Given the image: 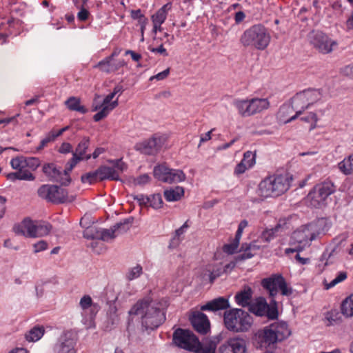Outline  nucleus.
I'll return each instance as SVG.
<instances>
[{"mask_svg":"<svg viewBox=\"0 0 353 353\" xmlns=\"http://www.w3.org/2000/svg\"><path fill=\"white\" fill-rule=\"evenodd\" d=\"M223 273L224 270H223L221 263H210L204 267L202 276L203 279L208 278L210 283H213L216 278Z\"/></svg>","mask_w":353,"mask_h":353,"instance_id":"obj_26","label":"nucleus"},{"mask_svg":"<svg viewBox=\"0 0 353 353\" xmlns=\"http://www.w3.org/2000/svg\"><path fill=\"white\" fill-rule=\"evenodd\" d=\"M262 287L268 291L270 296L274 299L280 292L285 296H290L293 293L292 288L286 282L281 274H273L261 280Z\"/></svg>","mask_w":353,"mask_h":353,"instance_id":"obj_6","label":"nucleus"},{"mask_svg":"<svg viewBox=\"0 0 353 353\" xmlns=\"http://www.w3.org/2000/svg\"><path fill=\"white\" fill-rule=\"evenodd\" d=\"M133 219H127L123 222L118 223L110 229L101 230L100 239L104 241H108L114 239L118 234L123 233L130 229V226Z\"/></svg>","mask_w":353,"mask_h":353,"instance_id":"obj_21","label":"nucleus"},{"mask_svg":"<svg viewBox=\"0 0 353 353\" xmlns=\"http://www.w3.org/2000/svg\"><path fill=\"white\" fill-rule=\"evenodd\" d=\"M165 142V139L164 137L154 136L148 140L137 144L136 148L144 154L154 155L161 150Z\"/></svg>","mask_w":353,"mask_h":353,"instance_id":"obj_20","label":"nucleus"},{"mask_svg":"<svg viewBox=\"0 0 353 353\" xmlns=\"http://www.w3.org/2000/svg\"><path fill=\"white\" fill-rule=\"evenodd\" d=\"M268 303L266 300L263 297H258L252 301V303L249 307V311L253 314L263 316L265 315L267 312Z\"/></svg>","mask_w":353,"mask_h":353,"instance_id":"obj_28","label":"nucleus"},{"mask_svg":"<svg viewBox=\"0 0 353 353\" xmlns=\"http://www.w3.org/2000/svg\"><path fill=\"white\" fill-rule=\"evenodd\" d=\"M90 140L88 138H83L82 141L78 144L75 152L73 153L76 156L81 157V159L88 160L91 158L90 154L85 155L86 150L89 146Z\"/></svg>","mask_w":353,"mask_h":353,"instance_id":"obj_35","label":"nucleus"},{"mask_svg":"<svg viewBox=\"0 0 353 353\" xmlns=\"http://www.w3.org/2000/svg\"><path fill=\"white\" fill-rule=\"evenodd\" d=\"M216 347L214 345L210 344L205 347L198 348L196 353H215Z\"/></svg>","mask_w":353,"mask_h":353,"instance_id":"obj_59","label":"nucleus"},{"mask_svg":"<svg viewBox=\"0 0 353 353\" xmlns=\"http://www.w3.org/2000/svg\"><path fill=\"white\" fill-rule=\"evenodd\" d=\"M230 307L228 299L223 297H219L209 301L201 307L202 310L217 311L225 310Z\"/></svg>","mask_w":353,"mask_h":353,"instance_id":"obj_29","label":"nucleus"},{"mask_svg":"<svg viewBox=\"0 0 353 353\" xmlns=\"http://www.w3.org/2000/svg\"><path fill=\"white\" fill-rule=\"evenodd\" d=\"M37 194L41 199L54 204L72 202L75 199L74 196H69L65 189L54 185H42L37 190Z\"/></svg>","mask_w":353,"mask_h":353,"instance_id":"obj_7","label":"nucleus"},{"mask_svg":"<svg viewBox=\"0 0 353 353\" xmlns=\"http://www.w3.org/2000/svg\"><path fill=\"white\" fill-rule=\"evenodd\" d=\"M242 248L245 249V252L243 253L242 254L239 255L236 258V260H245L247 259H250L254 256V254H252L250 252L251 250H248V247H246L245 245H243Z\"/></svg>","mask_w":353,"mask_h":353,"instance_id":"obj_62","label":"nucleus"},{"mask_svg":"<svg viewBox=\"0 0 353 353\" xmlns=\"http://www.w3.org/2000/svg\"><path fill=\"white\" fill-rule=\"evenodd\" d=\"M79 305L83 310H86L92 306V300L89 295H84L79 301Z\"/></svg>","mask_w":353,"mask_h":353,"instance_id":"obj_50","label":"nucleus"},{"mask_svg":"<svg viewBox=\"0 0 353 353\" xmlns=\"http://www.w3.org/2000/svg\"><path fill=\"white\" fill-rule=\"evenodd\" d=\"M163 200L160 194H154L150 196L149 206L154 209H159L162 207Z\"/></svg>","mask_w":353,"mask_h":353,"instance_id":"obj_43","label":"nucleus"},{"mask_svg":"<svg viewBox=\"0 0 353 353\" xmlns=\"http://www.w3.org/2000/svg\"><path fill=\"white\" fill-rule=\"evenodd\" d=\"M238 246L239 244L233 241L232 243L225 245L223 248V250L225 253L232 254L236 252Z\"/></svg>","mask_w":353,"mask_h":353,"instance_id":"obj_58","label":"nucleus"},{"mask_svg":"<svg viewBox=\"0 0 353 353\" xmlns=\"http://www.w3.org/2000/svg\"><path fill=\"white\" fill-rule=\"evenodd\" d=\"M301 120L307 122H312L310 130H312L316 128L318 121L317 115L314 112H310L306 117H302Z\"/></svg>","mask_w":353,"mask_h":353,"instance_id":"obj_51","label":"nucleus"},{"mask_svg":"<svg viewBox=\"0 0 353 353\" xmlns=\"http://www.w3.org/2000/svg\"><path fill=\"white\" fill-rule=\"evenodd\" d=\"M271 36L266 28L261 24L254 25L245 30L239 41L245 48L264 50L269 46Z\"/></svg>","mask_w":353,"mask_h":353,"instance_id":"obj_3","label":"nucleus"},{"mask_svg":"<svg viewBox=\"0 0 353 353\" xmlns=\"http://www.w3.org/2000/svg\"><path fill=\"white\" fill-rule=\"evenodd\" d=\"M339 314L337 312H327L325 315V321H327V325H334L339 322Z\"/></svg>","mask_w":353,"mask_h":353,"instance_id":"obj_44","label":"nucleus"},{"mask_svg":"<svg viewBox=\"0 0 353 353\" xmlns=\"http://www.w3.org/2000/svg\"><path fill=\"white\" fill-rule=\"evenodd\" d=\"M25 157L23 156H18L12 158L10 161V165L12 169L17 170L18 172H24L26 168Z\"/></svg>","mask_w":353,"mask_h":353,"instance_id":"obj_40","label":"nucleus"},{"mask_svg":"<svg viewBox=\"0 0 353 353\" xmlns=\"http://www.w3.org/2000/svg\"><path fill=\"white\" fill-rule=\"evenodd\" d=\"M339 170L344 175L348 176L353 174V153L345 157L337 164Z\"/></svg>","mask_w":353,"mask_h":353,"instance_id":"obj_32","label":"nucleus"},{"mask_svg":"<svg viewBox=\"0 0 353 353\" xmlns=\"http://www.w3.org/2000/svg\"><path fill=\"white\" fill-rule=\"evenodd\" d=\"M278 234L274 228L266 229L261 233L260 238L262 241L268 243L274 239Z\"/></svg>","mask_w":353,"mask_h":353,"instance_id":"obj_42","label":"nucleus"},{"mask_svg":"<svg viewBox=\"0 0 353 353\" xmlns=\"http://www.w3.org/2000/svg\"><path fill=\"white\" fill-rule=\"evenodd\" d=\"M44 332L43 327L35 326L26 334V338L28 341H37L43 336Z\"/></svg>","mask_w":353,"mask_h":353,"instance_id":"obj_37","label":"nucleus"},{"mask_svg":"<svg viewBox=\"0 0 353 353\" xmlns=\"http://www.w3.org/2000/svg\"><path fill=\"white\" fill-rule=\"evenodd\" d=\"M291 180L287 174L266 177L259 184L257 194L263 199L279 196L290 188Z\"/></svg>","mask_w":353,"mask_h":353,"instance_id":"obj_2","label":"nucleus"},{"mask_svg":"<svg viewBox=\"0 0 353 353\" xmlns=\"http://www.w3.org/2000/svg\"><path fill=\"white\" fill-rule=\"evenodd\" d=\"M185 190L183 187L175 186L164 190L163 195L168 202L178 201L184 196Z\"/></svg>","mask_w":353,"mask_h":353,"instance_id":"obj_30","label":"nucleus"},{"mask_svg":"<svg viewBox=\"0 0 353 353\" xmlns=\"http://www.w3.org/2000/svg\"><path fill=\"white\" fill-rule=\"evenodd\" d=\"M335 192V186L331 181H325L317 184L307 195L311 205L321 208L325 205L327 197Z\"/></svg>","mask_w":353,"mask_h":353,"instance_id":"obj_10","label":"nucleus"},{"mask_svg":"<svg viewBox=\"0 0 353 353\" xmlns=\"http://www.w3.org/2000/svg\"><path fill=\"white\" fill-rule=\"evenodd\" d=\"M8 179L14 181L16 180L34 181L35 176L28 170L24 172H10L6 175Z\"/></svg>","mask_w":353,"mask_h":353,"instance_id":"obj_34","label":"nucleus"},{"mask_svg":"<svg viewBox=\"0 0 353 353\" xmlns=\"http://www.w3.org/2000/svg\"><path fill=\"white\" fill-rule=\"evenodd\" d=\"M345 28L347 30H353V11L351 12L350 15L347 17L346 20Z\"/></svg>","mask_w":353,"mask_h":353,"instance_id":"obj_64","label":"nucleus"},{"mask_svg":"<svg viewBox=\"0 0 353 353\" xmlns=\"http://www.w3.org/2000/svg\"><path fill=\"white\" fill-rule=\"evenodd\" d=\"M241 161L245 163L247 167L251 168L255 163V154L250 151H247L244 153L243 159Z\"/></svg>","mask_w":353,"mask_h":353,"instance_id":"obj_48","label":"nucleus"},{"mask_svg":"<svg viewBox=\"0 0 353 353\" xmlns=\"http://www.w3.org/2000/svg\"><path fill=\"white\" fill-rule=\"evenodd\" d=\"M341 312L346 317L353 316V294L343 301Z\"/></svg>","mask_w":353,"mask_h":353,"instance_id":"obj_38","label":"nucleus"},{"mask_svg":"<svg viewBox=\"0 0 353 353\" xmlns=\"http://www.w3.org/2000/svg\"><path fill=\"white\" fill-rule=\"evenodd\" d=\"M134 200L137 201L141 207L149 206L150 196H145L142 194L133 196Z\"/></svg>","mask_w":353,"mask_h":353,"instance_id":"obj_52","label":"nucleus"},{"mask_svg":"<svg viewBox=\"0 0 353 353\" xmlns=\"http://www.w3.org/2000/svg\"><path fill=\"white\" fill-rule=\"evenodd\" d=\"M154 176L158 180L167 183H179L185 180V173L177 169H171L165 165H159L154 167Z\"/></svg>","mask_w":353,"mask_h":353,"instance_id":"obj_14","label":"nucleus"},{"mask_svg":"<svg viewBox=\"0 0 353 353\" xmlns=\"http://www.w3.org/2000/svg\"><path fill=\"white\" fill-rule=\"evenodd\" d=\"M310 43L321 54H327L333 52L338 42L320 31H312L309 34Z\"/></svg>","mask_w":353,"mask_h":353,"instance_id":"obj_11","label":"nucleus"},{"mask_svg":"<svg viewBox=\"0 0 353 353\" xmlns=\"http://www.w3.org/2000/svg\"><path fill=\"white\" fill-rule=\"evenodd\" d=\"M43 172L50 181L59 182L63 185H67L70 182L67 170L58 168L54 163L45 164Z\"/></svg>","mask_w":353,"mask_h":353,"instance_id":"obj_19","label":"nucleus"},{"mask_svg":"<svg viewBox=\"0 0 353 353\" xmlns=\"http://www.w3.org/2000/svg\"><path fill=\"white\" fill-rule=\"evenodd\" d=\"M65 105L68 108L72 111H77L82 114H85L87 112V109L81 105V101L79 98L77 97H70L66 101Z\"/></svg>","mask_w":353,"mask_h":353,"instance_id":"obj_36","label":"nucleus"},{"mask_svg":"<svg viewBox=\"0 0 353 353\" xmlns=\"http://www.w3.org/2000/svg\"><path fill=\"white\" fill-rule=\"evenodd\" d=\"M172 4L168 3L161 7L152 16V21L153 23L158 26L162 25L166 19L168 11L171 9Z\"/></svg>","mask_w":353,"mask_h":353,"instance_id":"obj_33","label":"nucleus"},{"mask_svg":"<svg viewBox=\"0 0 353 353\" xmlns=\"http://www.w3.org/2000/svg\"><path fill=\"white\" fill-rule=\"evenodd\" d=\"M55 138H54V135L52 134V133L51 132V131L46 135V137L42 139L40 142V145L38 146L37 148V150H42L45 146H46V145L50 143V142H52L53 141H54Z\"/></svg>","mask_w":353,"mask_h":353,"instance_id":"obj_54","label":"nucleus"},{"mask_svg":"<svg viewBox=\"0 0 353 353\" xmlns=\"http://www.w3.org/2000/svg\"><path fill=\"white\" fill-rule=\"evenodd\" d=\"M323 98L322 91L319 89L309 88L297 92L291 99L294 110H306Z\"/></svg>","mask_w":353,"mask_h":353,"instance_id":"obj_8","label":"nucleus"},{"mask_svg":"<svg viewBox=\"0 0 353 353\" xmlns=\"http://www.w3.org/2000/svg\"><path fill=\"white\" fill-rule=\"evenodd\" d=\"M97 179L99 180V175L97 174V170L95 172H89L81 176V181L83 183L91 184Z\"/></svg>","mask_w":353,"mask_h":353,"instance_id":"obj_45","label":"nucleus"},{"mask_svg":"<svg viewBox=\"0 0 353 353\" xmlns=\"http://www.w3.org/2000/svg\"><path fill=\"white\" fill-rule=\"evenodd\" d=\"M261 346H268L279 341L271 325L259 331L256 335Z\"/></svg>","mask_w":353,"mask_h":353,"instance_id":"obj_25","label":"nucleus"},{"mask_svg":"<svg viewBox=\"0 0 353 353\" xmlns=\"http://www.w3.org/2000/svg\"><path fill=\"white\" fill-rule=\"evenodd\" d=\"M221 353H245V341L239 338L230 339L219 348Z\"/></svg>","mask_w":353,"mask_h":353,"instance_id":"obj_22","label":"nucleus"},{"mask_svg":"<svg viewBox=\"0 0 353 353\" xmlns=\"http://www.w3.org/2000/svg\"><path fill=\"white\" fill-rule=\"evenodd\" d=\"M274 306L270 307L269 305L268 304L267 312H265V316H267L270 319H276L278 316V311H277V308L276 306V303L274 301Z\"/></svg>","mask_w":353,"mask_h":353,"instance_id":"obj_53","label":"nucleus"},{"mask_svg":"<svg viewBox=\"0 0 353 353\" xmlns=\"http://www.w3.org/2000/svg\"><path fill=\"white\" fill-rule=\"evenodd\" d=\"M112 166H103L97 170L99 175V180L105 179L117 181L119 175L126 169V165L121 159L112 161Z\"/></svg>","mask_w":353,"mask_h":353,"instance_id":"obj_18","label":"nucleus"},{"mask_svg":"<svg viewBox=\"0 0 353 353\" xmlns=\"http://www.w3.org/2000/svg\"><path fill=\"white\" fill-rule=\"evenodd\" d=\"M341 73L350 79H353V63L345 65L341 69Z\"/></svg>","mask_w":353,"mask_h":353,"instance_id":"obj_56","label":"nucleus"},{"mask_svg":"<svg viewBox=\"0 0 353 353\" xmlns=\"http://www.w3.org/2000/svg\"><path fill=\"white\" fill-rule=\"evenodd\" d=\"M271 326L280 341L290 335V330L285 322H276L271 324Z\"/></svg>","mask_w":353,"mask_h":353,"instance_id":"obj_31","label":"nucleus"},{"mask_svg":"<svg viewBox=\"0 0 353 353\" xmlns=\"http://www.w3.org/2000/svg\"><path fill=\"white\" fill-rule=\"evenodd\" d=\"M314 239V234L310 229L309 225L302 226L294 231L291 237V243L297 244L294 248H287L285 250L286 254L302 251L309 243Z\"/></svg>","mask_w":353,"mask_h":353,"instance_id":"obj_12","label":"nucleus"},{"mask_svg":"<svg viewBox=\"0 0 353 353\" xmlns=\"http://www.w3.org/2000/svg\"><path fill=\"white\" fill-rule=\"evenodd\" d=\"M83 160L81 157H79L73 154V157L71 160L67 163L66 168L64 170H66L68 174H69V172L71 171L73 168L77 164V163L80 161Z\"/></svg>","mask_w":353,"mask_h":353,"instance_id":"obj_55","label":"nucleus"},{"mask_svg":"<svg viewBox=\"0 0 353 353\" xmlns=\"http://www.w3.org/2000/svg\"><path fill=\"white\" fill-rule=\"evenodd\" d=\"M190 321L194 330L200 334H207L210 328V321L207 316L200 312L193 314Z\"/></svg>","mask_w":353,"mask_h":353,"instance_id":"obj_23","label":"nucleus"},{"mask_svg":"<svg viewBox=\"0 0 353 353\" xmlns=\"http://www.w3.org/2000/svg\"><path fill=\"white\" fill-rule=\"evenodd\" d=\"M116 94L112 92L108 94L103 100L101 103H98L97 100L100 98L99 95H96L94 99L93 111L100 110L93 117L95 121H99L105 118L109 113L117 107L119 104L118 99L112 101Z\"/></svg>","mask_w":353,"mask_h":353,"instance_id":"obj_16","label":"nucleus"},{"mask_svg":"<svg viewBox=\"0 0 353 353\" xmlns=\"http://www.w3.org/2000/svg\"><path fill=\"white\" fill-rule=\"evenodd\" d=\"M234 105L241 115L248 117L267 110L270 102L267 99L253 98L250 100H235Z\"/></svg>","mask_w":353,"mask_h":353,"instance_id":"obj_9","label":"nucleus"},{"mask_svg":"<svg viewBox=\"0 0 353 353\" xmlns=\"http://www.w3.org/2000/svg\"><path fill=\"white\" fill-rule=\"evenodd\" d=\"M26 168L35 170L40 165V160L37 157H25Z\"/></svg>","mask_w":353,"mask_h":353,"instance_id":"obj_47","label":"nucleus"},{"mask_svg":"<svg viewBox=\"0 0 353 353\" xmlns=\"http://www.w3.org/2000/svg\"><path fill=\"white\" fill-rule=\"evenodd\" d=\"M150 176L147 174H141L133 179V183L136 185H143L150 181Z\"/></svg>","mask_w":353,"mask_h":353,"instance_id":"obj_49","label":"nucleus"},{"mask_svg":"<svg viewBox=\"0 0 353 353\" xmlns=\"http://www.w3.org/2000/svg\"><path fill=\"white\" fill-rule=\"evenodd\" d=\"M101 229L92 225L86 227L83 232V236L86 239H100Z\"/></svg>","mask_w":353,"mask_h":353,"instance_id":"obj_41","label":"nucleus"},{"mask_svg":"<svg viewBox=\"0 0 353 353\" xmlns=\"http://www.w3.org/2000/svg\"><path fill=\"white\" fill-rule=\"evenodd\" d=\"M174 343L183 349L194 351L201 346L197 337L190 330L179 328L173 333Z\"/></svg>","mask_w":353,"mask_h":353,"instance_id":"obj_13","label":"nucleus"},{"mask_svg":"<svg viewBox=\"0 0 353 353\" xmlns=\"http://www.w3.org/2000/svg\"><path fill=\"white\" fill-rule=\"evenodd\" d=\"M170 74V68H167L163 72L158 73L156 75H154L150 78V81H153L154 79H157L158 81L163 80L168 77Z\"/></svg>","mask_w":353,"mask_h":353,"instance_id":"obj_61","label":"nucleus"},{"mask_svg":"<svg viewBox=\"0 0 353 353\" xmlns=\"http://www.w3.org/2000/svg\"><path fill=\"white\" fill-rule=\"evenodd\" d=\"M347 278V273L345 272H340L335 279H334L330 283L325 285V289L328 290L333 288L338 283L343 281Z\"/></svg>","mask_w":353,"mask_h":353,"instance_id":"obj_46","label":"nucleus"},{"mask_svg":"<svg viewBox=\"0 0 353 353\" xmlns=\"http://www.w3.org/2000/svg\"><path fill=\"white\" fill-rule=\"evenodd\" d=\"M253 321L252 316L241 309H232L224 314L226 328L234 332H243L250 330Z\"/></svg>","mask_w":353,"mask_h":353,"instance_id":"obj_4","label":"nucleus"},{"mask_svg":"<svg viewBox=\"0 0 353 353\" xmlns=\"http://www.w3.org/2000/svg\"><path fill=\"white\" fill-rule=\"evenodd\" d=\"M52 228V225L48 222L34 221L29 219H25L21 223L15 225L13 230L17 234L36 238L48 235Z\"/></svg>","mask_w":353,"mask_h":353,"instance_id":"obj_5","label":"nucleus"},{"mask_svg":"<svg viewBox=\"0 0 353 353\" xmlns=\"http://www.w3.org/2000/svg\"><path fill=\"white\" fill-rule=\"evenodd\" d=\"M252 290L249 286H245L242 290L237 292L235 295L236 303L241 307H250L252 301Z\"/></svg>","mask_w":353,"mask_h":353,"instance_id":"obj_27","label":"nucleus"},{"mask_svg":"<svg viewBox=\"0 0 353 353\" xmlns=\"http://www.w3.org/2000/svg\"><path fill=\"white\" fill-rule=\"evenodd\" d=\"M129 314L138 316L146 330H154L165 320L162 303L150 296L139 299L131 307Z\"/></svg>","mask_w":353,"mask_h":353,"instance_id":"obj_1","label":"nucleus"},{"mask_svg":"<svg viewBox=\"0 0 353 353\" xmlns=\"http://www.w3.org/2000/svg\"><path fill=\"white\" fill-rule=\"evenodd\" d=\"M116 94L112 92L108 94L103 100L101 103H98L97 100L100 98L99 95H96L94 99L93 111L100 110L93 117L95 121H99L105 118L109 113L117 107L119 104L118 99L112 101Z\"/></svg>","mask_w":353,"mask_h":353,"instance_id":"obj_17","label":"nucleus"},{"mask_svg":"<svg viewBox=\"0 0 353 353\" xmlns=\"http://www.w3.org/2000/svg\"><path fill=\"white\" fill-rule=\"evenodd\" d=\"M34 252L35 253L45 250L48 248V243L46 241L41 240L33 245Z\"/></svg>","mask_w":353,"mask_h":353,"instance_id":"obj_60","label":"nucleus"},{"mask_svg":"<svg viewBox=\"0 0 353 353\" xmlns=\"http://www.w3.org/2000/svg\"><path fill=\"white\" fill-rule=\"evenodd\" d=\"M77 341V334L74 332L72 330L63 332L54 345V353H77L76 348Z\"/></svg>","mask_w":353,"mask_h":353,"instance_id":"obj_15","label":"nucleus"},{"mask_svg":"<svg viewBox=\"0 0 353 353\" xmlns=\"http://www.w3.org/2000/svg\"><path fill=\"white\" fill-rule=\"evenodd\" d=\"M72 151V145L69 143H63L59 149V152L63 154H67Z\"/></svg>","mask_w":353,"mask_h":353,"instance_id":"obj_63","label":"nucleus"},{"mask_svg":"<svg viewBox=\"0 0 353 353\" xmlns=\"http://www.w3.org/2000/svg\"><path fill=\"white\" fill-rule=\"evenodd\" d=\"M125 65V62L123 59L114 60L106 57L99 61L94 67L99 68V70L105 73L114 72Z\"/></svg>","mask_w":353,"mask_h":353,"instance_id":"obj_24","label":"nucleus"},{"mask_svg":"<svg viewBox=\"0 0 353 353\" xmlns=\"http://www.w3.org/2000/svg\"><path fill=\"white\" fill-rule=\"evenodd\" d=\"M143 273L142 266L139 264H137L135 266L128 269L125 278L128 281H132L139 278Z\"/></svg>","mask_w":353,"mask_h":353,"instance_id":"obj_39","label":"nucleus"},{"mask_svg":"<svg viewBox=\"0 0 353 353\" xmlns=\"http://www.w3.org/2000/svg\"><path fill=\"white\" fill-rule=\"evenodd\" d=\"M274 228L278 233L282 232L288 229V220L285 219H280Z\"/></svg>","mask_w":353,"mask_h":353,"instance_id":"obj_57","label":"nucleus"}]
</instances>
